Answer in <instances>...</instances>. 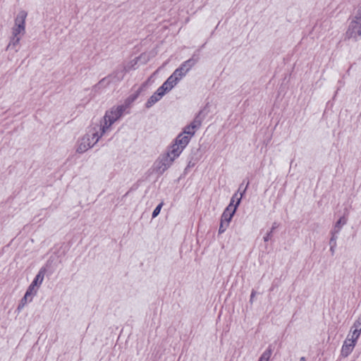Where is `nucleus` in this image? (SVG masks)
I'll return each instance as SVG.
<instances>
[{
	"mask_svg": "<svg viewBox=\"0 0 361 361\" xmlns=\"http://www.w3.org/2000/svg\"><path fill=\"white\" fill-rule=\"evenodd\" d=\"M357 338L358 333L356 331L355 333H352L350 338H348L345 341L341 349V353L343 356L346 357L351 353L355 345Z\"/></svg>",
	"mask_w": 361,
	"mask_h": 361,
	"instance_id": "7",
	"label": "nucleus"
},
{
	"mask_svg": "<svg viewBox=\"0 0 361 361\" xmlns=\"http://www.w3.org/2000/svg\"><path fill=\"white\" fill-rule=\"evenodd\" d=\"M198 124H196L195 122L192 123L190 125L186 126L184 129L183 134L188 135L190 138H191L195 133V128L197 127Z\"/></svg>",
	"mask_w": 361,
	"mask_h": 361,
	"instance_id": "13",
	"label": "nucleus"
},
{
	"mask_svg": "<svg viewBox=\"0 0 361 361\" xmlns=\"http://www.w3.org/2000/svg\"><path fill=\"white\" fill-rule=\"evenodd\" d=\"M264 240H265V241H267V240H268V237H265V238H264Z\"/></svg>",
	"mask_w": 361,
	"mask_h": 361,
	"instance_id": "23",
	"label": "nucleus"
},
{
	"mask_svg": "<svg viewBox=\"0 0 361 361\" xmlns=\"http://www.w3.org/2000/svg\"><path fill=\"white\" fill-rule=\"evenodd\" d=\"M163 206V202L160 203L154 210L153 213H152V217H156L159 213H160V211H161V209Z\"/></svg>",
	"mask_w": 361,
	"mask_h": 361,
	"instance_id": "19",
	"label": "nucleus"
},
{
	"mask_svg": "<svg viewBox=\"0 0 361 361\" xmlns=\"http://www.w3.org/2000/svg\"><path fill=\"white\" fill-rule=\"evenodd\" d=\"M357 13H359V14H360V15H361V10H360V11H359V12H358Z\"/></svg>",
	"mask_w": 361,
	"mask_h": 361,
	"instance_id": "24",
	"label": "nucleus"
},
{
	"mask_svg": "<svg viewBox=\"0 0 361 361\" xmlns=\"http://www.w3.org/2000/svg\"><path fill=\"white\" fill-rule=\"evenodd\" d=\"M27 13L25 11H20L16 18L14 26L12 28V35L13 37L11 38L7 49L10 47H15L17 46L20 41V35H23L25 32V20L27 18Z\"/></svg>",
	"mask_w": 361,
	"mask_h": 361,
	"instance_id": "1",
	"label": "nucleus"
},
{
	"mask_svg": "<svg viewBox=\"0 0 361 361\" xmlns=\"http://www.w3.org/2000/svg\"><path fill=\"white\" fill-rule=\"evenodd\" d=\"M124 110L125 107L123 106H118L106 111L104 117V123L99 127V131L102 134L104 133L121 116Z\"/></svg>",
	"mask_w": 361,
	"mask_h": 361,
	"instance_id": "2",
	"label": "nucleus"
},
{
	"mask_svg": "<svg viewBox=\"0 0 361 361\" xmlns=\"http://www.w3.org/2000/svg\"><path fill=\"white\" fill-rule=\"evenodd\" d=\"M173 87L170 84L166 85V81L164 84L158 88V90L163 94V96L167 92L172 90Z\"/></svg>",
	"mask_w": 361,
	"mask_h": 361,
	"instance_id": "16",
	"label": "nucleus"
},
{
	"mask_svg": "<svg viewBox=\"0 0 361 361\" xmlns=\"http://www.w3.org/2000/svg\"><path fill=\"white\" fill-rule=\"evenodd\" d=\"M347 222V219L345 217L343 216L339 219V220L336 222L335 225L336 232H338L341 228L345 225Z\"/></svg>",
	"mask_w": 361,
	"mask_h": 361,
	"instance_id": "15",
	"label": "nucleus"
},
{
	"mask_svg": "<svg viewBox=\"0 0 361 361\" xmlns=\"http://www.w3.org/2000/svg\"><path fill=\"white\" fill-rule=\"evenodd\" d=\"M330 243H334V245H331V251L332 252H334V247H335V245H336V239H335V238H334V235L332 236V238H331Z\"/></svg>",
	"mask_w": 361,
	"mask_h": 361,
	"instance_id": "20",
	"label": "nucleus"
},
{
	"mask_svg": "<svg viewBox=\"0 0 361 361\" xmlns=\"http://www.w3.org/2000/svg\"><path fill=\"white\" fill-rule=\"evenodd\" d=\"M190 61L183 63L166 80V85L170 84L173 87L176 85L178 81L184 77L190 69Z\"/></svg>",
	"mask_w": 361,
	"mask_h": 361,
	"instance_id": "5",
	"label": "nucleus"
},
{
	"mask_svg": "<svg viewBox=\"0 0 361 361\" xmlns=\"http://www.w3.org/2000/svg\"><path fill=\"white\" fill-rule=\"evenodd\" d=\"M190 140V138L188 135L181 133L178 136L174 144L183 149L188 144Z\"/></svg>",
	"mask_w": 361,
	"mask_h": 361,
	"instance_id": "10",
	"label": "nucleus"
},
{
	"mask_svg": "<svg viewBox=\"0 0 361 361\" xmlns=\"http://www.w3.org/2000/svg\"><path fill=\"white\" fill-rule=\"evenodd\" d=\"M162 97L163 94L157 90V92L153 95H152L150 98L148 99L146 104V106L147 108L152 106L154 104L158 102Z\"/></svg>",
	"mask_w": 361,
	"mask_h": 361,
	"instance_id": "12",
	"label": "nucleus"
},
{
	"mask_svg": "<svg viewBox=\"0 0 361 361\" xmlns=\"http://www.w3.org/2000/svg\"><path fill=\"white\" fill-rule=\"evenodd\" d=\"M243 195V192L240 193V197H238V195L235 194L231 199V203L224 210L221 216V220L226 221V225H228L231 220L232 219V217L233 216L237 207L240 202Z\"/></svg>",
	"mask_w": 361,
	"mask_h": 361,
	"instance_id": "4",
	"label": "nucleus"
},
{
	"mask_svg": "<svg viewBox=\"0 0 361 361\" xmlns=\"http://www.w3.org/2000/svg\"><path fill=\"white\" fill-rule=\"evenodd\" d=\"M44 274L42 271H40L35 276L34 281L31 284L39 288L44 280Z\"/></svg>",
	"mask_w": 361,
	"mask_h": 361,
	"instance_id": "14",
	"label": "nucleus"
},
{
	"mask_svg": "<svg viewBox=\"0 0 361 361\" xmlns=\"http://www.w3.org/2000/svg\"><path fill=\"white\" fill-rule=\"evenodd\" d=\"M90 133H91V138L90 135H87L86 136L83 137L80 141L77 149L78 152H85L89 148L92 147L96 142H97L99 138L102 135V133L101 132L99 133L96 130L95 127L92 128Z\"/></svg>",
	"mask_w": 361,
	"mask_h": 361,
	"instance_id": "3",
	"label": "nucleus"
},
{
	"mask_svg": "<svg viewBox=\"0 0 361 361\" xmlns=\"http://www.w3.org/2000/svg\"><path fill=\"white\" fill-rule=\"evenodd\" d=\"M183 150V149L181 147H178L177 145L173 144L167 154L174 161L177 157H179Z\"/></svg>",
	"mask_w": 361,
	"mask_h": 361,
	"instance_id": "11",
	"label": "nucleus"
},
{
	"mask_svg": "<svg viewBox=\"0 0 361 361\" xmlns=\"http://www.w3.org/2000/svg\"><path fill=\"white\" fill-rule=\"evenodd\" d=\"M228 226V225H226V221H223V220H221V224H220V226H219V232L220 233H224L226 228Z\"/></svg>",
	"mask_w": 361,
	"mask_h": 361,
	"instance_id": "18",
	"label": "nucleus"
},
{
	"mask_svg": "<svg viewBox=\"0 0 361 361\" xmlns=\"http://www.w3.org/2000/svg\"><path fill=\"white\" fill-rule=\"evenodd\" d=\"M254 295H255V293H254V292H252V295H251V298H252L254 297Z\"/></svg>",
	"mask_w": 361,
	"mask_h": 361,
	"instance_id": "22",
	"label": "nucleus"
},
{
	"mask_svg": "<svg viewBox=\"0 0 361 361\" xmlns=\"http://www.w3.org/2000/svg\"><path fill=\"white\" fill-rule=\"evenodd\" d=\"M268 357L264 355L262 356L259 361H268Z\"/></svg>",
	"mask_w": 361,
	"mask_h": 361,
	"instance_id": "21",
	"label": "nucleus"
},
{
	"mask_svg": "<svg viewBox=\"0 0 361 361\" xmlns=\"http://www.w3.org/2000/svg\"><path fill=\"white\" fill-rule=\"evenodd\" d=\"M173 162V160L171 158V157L166 153L164 154L157 162V169L163 172L166 171Z\"/></svg>",
	"mask_w": 361,
	"mask_h": 361,
	"instance_id": "8",
	"label": "nucleus"
},
{
	"mask_svg": "<svg viewBox=\"0 0 361 361\" xmlns=\"http://www.w3.org/2000/svg\"><path fill=\"white\" fill-rule=\"evenodd\" d=\"M354 328H355V329L353 331L352 333H355L356 331H357L358 336H359L360 333L361 331V319L357 321V322L355 324Z\"/></svg>",
	"mask_w": 361,
	"mask_h": 361,
	"instance_id": "17",
	"label": "nucleus"
},
{
	"mask_svg": "<svg viewBox=\"0 0 361 361\" xmlns=\"http://www.w3.org/2000/svg\"><path fill=\"white\" fill-rule=\"evenodd\" d=\"M39 288L30 284L23 297L22 299V302L24 303H27L28 302H31L33 299V298L36 295L38 290Z\"/></svg>",
	"mask_w": 361,
	"mask_h": 361,
	"instance_id": "9",
	"label": "nucleus"
},
{
	"mask_svg": "<svg viewBox=\"0 0 361 361\" xmlns=\"http://www.w3.org/2000/svg\"><path fill=\"white\" fill-rule=\"evenodd\" d=\"M349 38L356 39L361 36V15L357 13L350 23L347 32Z\"/></svg>",
	"mask_w": 361,
	"mask_h": 361,
	"instance_id": "6",
	"label": "nucleus"
}]
</instances>
